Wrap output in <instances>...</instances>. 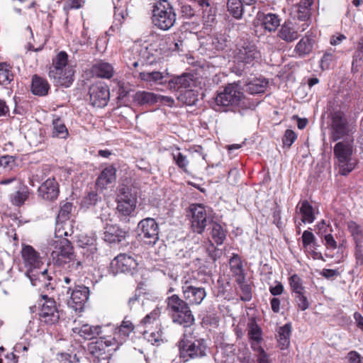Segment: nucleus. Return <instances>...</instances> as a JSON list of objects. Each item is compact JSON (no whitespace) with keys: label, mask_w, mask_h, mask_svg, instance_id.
Returning a JSON list of instances; mask_svg holds the SVG:
<instances>
[{"label":"nucleus","mask_w":363,"mask_h":363,"mask_svg":"<svg viewBox=\"0 0 363 363\" xmlns=\"http://www.w3.org/2000/svg\"><path fill=\"white\" fill-rule=\"evenodd\" d=\"M51 258L55 265L69 269L70 271L82 268L80 261L74 259L73 248L68 240H52Z\"/></svg>","instance_id":"obj_1"},{"label":"nucleus","mask_w":363,"mask_h":363,"mask_svg":"<svg viewBox=\"0 0 363 363\" xmlns=\"http://www.w3.org/2000/svg\"><path fill=\"white\" fill-rule=\"evenodd\" d=\"M257 105V103H248L240 86L238 84L233 83L227 85L223 91L216 96L214 108L216 111H222V108L228 106H240L254 109Z\"/></svg>","instance_id":"obj_2"},{"label":"nucleus","mask_w":363,"mask_h":363,"mask_svg":"<svg viewBox=\"0 0 363 363\" xmlns=\"http://www.w3.org/2000/svg\"><path fill=\"white\" fill-rule=\"evenodd\" d=\"M74 73L72 66L68 64L67 54L61 51L52 59L48 75L56 84L69 87L74 82Z\"/></svg>","instance_id":"obj_3"},{"label":"nucleus","mask_w":363,"mask_h":363,"mask_svg":"<svg viewBox=\"0 0 363 363\" xmlns=\"http://www.w3.org/2000/svg\"><path fill=\"white\" fill-rule=\"evenodd\" d=\"M200 273L193 272L186 274L182 281L183 296L188 305H200L206 296V289L199 286Z\"/></svg>","instance_id":"obj_4"},{"label":"nucleus","mask_w":363,"mask_h":363,"mask_svg":"<svg viewBox=\"0 0 363 363\" xmlns=\"http://www.w3.org/2000/svg\"><path fill=\"white\" fill-rule=\"evenodd\" d=\"M152 13V23L161 30L170 29L176 22V12L167 0H159L155 2Z\"/></svg>","instance_id":"obj_5"},{"label":"nucleus","mask_w":363,"mask_h":363,"mask_svg":"<svg viewBox=\"0 0 363 363\" xmlns=\"http://www.w3.org/2000/svg\"><path fill=\"white\" fill-rule=\"evenodd\" d=\"M333 152L335 158L337 160L340 174L347 175L354 169L356 160L352 157V140L347 139L337 143L334 146Z\"/></svg>","instance_id":"obj_6"},{"label":"nucleus","mask_w":363,"mask_h":363,"mask_svg":"<svg viewBox=\"0 0 363 363\" xmlns=\"http://www.w3.org/2000/svg\"><path fill=\"white\" fill-rule=\"evenodd\" d=\"M167 308L173 313V321L184 326L192 325L194 322V315L186 301L174 294L166 300Z\"/></svg>","instance_id":"obj_7"},{"label":"nucleus","mask_w":363,"mask_h":363,"mask_svg":"<svg viewBox=\"0 0 363 363\" xmlns=\"http://www.w3.org/2000/svg\"><path fill=\"white\" fill-rule=\"evenodd\" d=\"M179 356L186 362L190 358L202 357L206 355V345L203 340H195L191 335L184 334L178 343Z\"/></svg>","instance_id":"obj_8"},{"label":"nucleus","mask_w":363,"mask_h":363,"mask_svg":"<svg viewBox=\"0 0 363 363\" xmlns=\"http://www.w3.org/2000/svg\"><path fill=\"white\" fill-rule=\"evenodd\" d=\"M137 192L135 189L122 186L118 189L117 209L123 216H130L137 206Z\"/></svg>","instance_id":"obj_9"},{"label":"nucleus","mask_w":363,"mask_h":363,"mask_svg":"<svg viewBox=\"0 0 363 363\" xmlns=\"http://www.w3.org/2000/svg\"><path fill=\"white\" fill-rule=\"evenodd\" d=\"M191 228L194 233L201 234L210 221L207 208L202 204L193 203L189 206Z\"/></svg>","instance_id":"obj_10"},{"label":"nucleus","mask_w":363,"mask_h":363,"mask_svg":"<svg viewBox=\"0 0 363 363\" xmlns=\"http://www.w3.org/2000/svg\"><path fill=\"white\" fill-rule=\"evenodd\" d=\"M331 120L330 128V140L331 141L335 142L344 139L352 132V128L343 113L340 111L335 112L332 115Z\"/></svg>","instance_id":"obj_11"},{"label":"nucleus","mask_w":363,"mask_h":363,"mask_svg":"<svg viewBox=\"0 0 363 363\" xmlns=\"http://www.w3.org/2000/svg\"><path fill=\"white\" fill-rule=\"evenodd\" d=\"M308 27L307 23H300L296 19L285 21L279 30L278 36L286 43H291L299 36Z\"/></svg>","instance_id":"obj_12"},{"label":"nucleus","mask_w":363,"mask_h":363,"mask_svg":"<svg viewBox=\"0 0 363 363\" xmlns=\"http://www.w3.org/2000/svg\"><path fill=\"white\" fill-rule=\"evenodd\" d=\"M89 94L91 104L98 108L106 106L110 99L109 88L102 82L91 85Z\"/></svg>","instance_id":"obj_13"},{"label":"nucleus","mask_w":363,"mask_h":363,"mask_svg":"<svg viewBox=\"0 0 363 363\" xmlns=\"http://www.w3.org/2000/svg\"><path fill=\"white\" fill-rule=\"evenodd\" d=\"M261 57L259 51L255 45L245 43L238 49L235 55V59L238 63L244 65L253 66Z\"/></svg>","instance_id":"obj_14"},{"label":"nucleus","mask_w":363,"mask_h":363,"mask_svg":"<svg viewBox=\"0 0 363 363\" xmlns=\"http://www.w3.org/2000/svg\"><path fill=\"white\" fill-rule=\"evenodd\" d=\"M89 289L84 286H77L72 290L67 301L68 306L75 311H82L89 299Z\"/></svg>","instance_id":"obj_15"},{"label":"nucleus","mask_w":363,"mask_h":363,"mask_svg":"<svg viewBox=\"0 0 363 363\" xmlns=\"http://www.w3.org/2000/svg\"><path fill=\"white\" fill-rule=\"evenodd\" d=\"M40 320L48 325H53L58 322L60 318L55 301L52 299L45 300L40 308Z\"/></svg>","instance_id":"obj_16"},{"label":"nucleus","mask_w":363,"mask_h":363,"mask_svg":"<svg viewBox=\"0 0 363 363\" xmlns=\"http://www.w3.org/2000/svg\"><path fill=\"white\" fill-rule=\"evenodd\" d=\"M145 242L149 245L155 244L159 239V228L155 219L147 218L139 223Z\"/></svg>","instance_id":"obj_17"},{"label":"nucleus","mask_w":363,"mask_h":363,"mask_svg":"<svg viewBox=\"0 0 363 363\" xmlns=\"http://www.w3.org/2000/svg\"><path fill=\"white\" fill-rule=\"evenodd\" d=\"M347 228L356 244L355 256L357 262H363V226L350 220L347 223Z\"/></svg>","instance_id":"obj_18"},{"label":"nucleus","mask_w":363,"mask_h":363,"mask_svg":"<svg viewBox=\"0 0 363 363\" xmlns=\"http://www.w3.org/2000/svg\"><path fill=\"white\" fill-rule=\"evenodd\" d=\"M152 41L153 43L143 45L140 48L136 47L135 50H136L138 52L145 51L143 54V57L149 59V55L153 56L155 55L153 52L160 53L162 50L165 49L167 43L166 38L157 35H152Z\"/></svg>","instance_id":"obj_19"},{"label":"nucleus","mask_w":363,"mask_h":363,"mask_svg":"<svg viewBox=\"0 0 363 363\" xmlns=\"http://www.w3.org/2000/svg\"><path fill=\"white\" fill-rule=\"evenodd\" d=\"M194 83L192 75L184 74L181 76L173 77L169 81L168 84L171 89L180 92L185 91L186 94H190Z\"/></svg>","instance_id":"obj_20"},{"label":"nucleus","mask_w":363,"mask_h":363,"mask_svg":"<svg viewBox=\"0 0 363 363\" xmlns=\"http://www.w3.org/2000/svg\"><path fill=\"white\" fill-rule=\"evenodd\" d=\"M21 255L25 265L29 269H37L43 264L39 253L30 245H22Z\"/></svg>","instance_id":"obj_21"},{"label":"nucleus","mask_w":363,"mask_h":363,"mask_svg":"<svg viewBox=\"0 0 363 363\" xmlns=\"http://www.w3.org/2000/svg\"><path fill=\"white\" fill-rule=\"evenodd\" d=\"M111 266L118 272H129L137 268L138 262L130 255L120 254L111 262Z\"/></svg>","instance_id":"obj_22"},{"label":"nucleus","mask_w":363,"mask_h":363,"mask_svg":"<svg viewBox=\"0 0 363 363\" xmlns=\"http://www.w3.org/2000/svg\"><path fill=\"white\" fill-rule=\"evenodd\" d=\"M38 193L43 199L55 200L59 194V185L54 178L48 179L39 186Z\"/></svg>","instance_id":"obj_23"},{"label":"nucleus","mask_w":363,"mask_h":363,"mask_svg":"<svg viewBox=\"0 0 363 363\" xmlns=\"http://www.w3.org/2000/svg\"><path fill=\"white\" fill-rule=\"evenodd\" d=\"M116 179V169L110 165L104 168L101 172L100 175L96 179V186L103 190L108 188V186L114 183Z\"/></svg>","instance_id":"obj_24"},{"label":"nucleus","mask_w":363,"mask_h":363,"mask_svg":"<svg viewBox=\"0 0 363 363\" xmlns=\"http://www.w3.org/2000/svg\"><path fill=\"white\" fill-rule=\"evenodd\" d=\"M27 275L32 285L38 286L40 289L42 287L48 288L50 284V281L52 279L51 276L48 275L47 269L40 272L36 269H28Z\"/></svg>","instance_id":"obj_25"},{"label":"nucleus","mask_w":363,"mask_h":363,"mask_svg":"<svg viewBox=\"0 0 363 363\" xmlns=\"http://www.w3.org/2000/svg\"><path fill=\"white\" fill-rule=\"evenodd\" d=\"M128 235V232L117 225L107 224L105 227L104 240L110 243L120 242Z\"/></svg>","instance_id":"obj_26"},{"label":"nucleus","mask_w":363,"mask_h":363,"mask_svg":"<svg viewBox=\"0 0 363 363\" xmlns=\"http://www.w3.org/2000/svg\"><path fill=\"white\" fill-rule=\"evenodd\" d=\"M91 72L96 77L110 79L113 76L114 69L111 64L103 60H98L92 65Z\"/></svg>","instance_id":"obj_27"},{"label":"nucleus","mask_w":363,"mask_h":363,"mask_svg":"<svg viewBox=\"0 0 363 363\" xmlns=\"http://www.w3.org/2000/svg\"><path fill=\"white\" fill-rule=\"evenodd\" d=\"M72 331L85 340H92L101 333V330L99 325L95 326L84 323L80 326L74 327Z\"/></svg>","instance_id":"obj_28"},{"label":"nucleus","mask_w":363,"mask_h":363,"mask_svg":"<svg viewBox=\"0 0 363 363\" xmlns=\"http://www.w3.org/2000/svg\"><path fill=\"white\" fill-rule=\"evenodd\" d=\"M298 213L301 216V222L312 223L315 219V210L313 206L306 200L300 201L296 206Z\"/></svg>","instance_id":"obj_29"},{"label":"nucleus","mask_w":363,"mask_h":363,"mask_svg":"<svg viewBox=\"0 0 363 363\" xmlns=\"http://www.w3.org/2000/svg\"><path fill=\"white\" fill-rule=\"evenodd\" d=\"M313 0H301L293 8L294 19L297 18L300 21H306L309 17L310 8Z\"/></svg>","instance_id":"obj_30"},{"label":"nucleus","mask_w":363,"mask_h":363,"mask_svg":"<svg viewBox=\"0 0 363 363\" xmlns=\"http://www.w3.org/2000/svg\"><path fill=\"white\" fill-rule=\"evenodd\" d=\"M50 89V84L45 79L34 75L32 79L31 91L34 95L45 96Z\"/></svg>","instance_id":"obj_31"},{"label":"nucleus","mask_w":363,"mask_h":363,"mask_svg":"<svg viewBox=\"0 0 363 363\" xmlns=\"http://www.w3.org/2000/svg\"><path fill=\"white\" fill-rule=\"evenodd\" d=\"M248 336L251 342V347L253 350H261L260 342L262 341V330L258 325L254 322L248 325Z\"/></svg>","instance_id":"obj_32"},{"label":"nucleus","mask_w":363,"mask_h":363,"mask_svg":"<svg viewBox=\"0 0 363 363\" xmlns=\"http://www.w3.org/2000/svg\"><path fill=\"white\" fill-rule=\"evenodd\" d=\"M291 332V325L290 323H286L279 328L277 342L281 350H286L289 347Z\"/></svg>","instance_id":"obj_33"},{"label":"nucleus","mask_w":363,"mask_h":363,"mask_svg":"<svg viewBox=\"0 0 363 363\" xmlns=\"http://www.w3.org/2000/svg\"><path fill=\"white\" fill-rule=\"evenodd\" d=\"M264 28L269 32L274 31L280 24L279 16L274 13L259 15Z\"/></svg>","instance_id":"obj_34"},{"label":"nucleus","mask_w":363,"mask_h":363,"mask_svg":"<svg viewBox=\"0 0 363 363\" xmlns=\"http://www.w3.org/2000/svg\"><path fill=\"white\" fill-rule=\"evenodd\" d=\"M230 270L235 277L236 281L241 284L244 281L245 277L243 274L242 263L238 255H233L230 259Z\"/></svg>","instance_id":"obj_35"},{"label":"nucleus","mask_w":363,"mask_h":363,"mask_svg":"<svg viewBox=\"0 0 363 363\" xmlns=\"http://www.w3.org/2000/svg\"><path fill=\"white\" fill-rule=\"evenodd\" d=\"M268 85V81L265 78H257L246 84V91L251 94H257L264 92Z\"/></svg>","instance_id":"obj_36"},{"label":"nucleus","mask_w":363,"mask_h":363,"mask_svg":"<svg viewBox=\"0 0 363 363\" xmlns=\"http://www.w3.org/2000/svg\"><path fill=\"white\" fill-rule=\"evenodd\" d=\"M134 328L133 323L127 318H125L121 325L115 330L116 335L119 337V342H124Z\"/></svg>","instance_id":"obj_37"},{"label":"nucleus","mask_w":363,"mask_h":363,"mask_svg":"<svg viewBox=\"0 0 363 363\" xmlns=\"http://www.w3.org/2000/svg\"><path fill=\"white\" fill-rule=\"evenodd\" d=\"M52 133L53 137L65 139L68 137L69 133L64 122L57 116H55L52 119Z\"/></svg>","instance_id":"obj_38"},{"label":"nucleus","mask_w":363,"mask_h":363,"mask_svg":"<svg viewBox=\"0 0 363 363\" xmlns=\"http://www.w3.org/2000/svg\"><path fill=\"white\" fill-rule=\"evenodd\" d=\"M81 247L83 250L82 253L87 257L94 258L95 255L97 253L96 240V238H84V240H80Z\"/></svg>","instance_id":"obj_39"},{"label":"nucleus","mask_w":363,"mask_h":363,"mask_svg":"<svg viewBox=\"0 0 363 363\" xmlns=\"http://www.w3.org/2000/svg\"><path fill=\"white\" fill-rule=\"evenodd\" d=\"M139 77L144 82L156 84H162L165 78V75L163 73L157 71L142 72L140 73Z\"/></svg>","instance_id":"obj_40"},{"label":"nucleus","mask_w":363,"mask_h":363,"mask_svg":"<svg viewBox=\"0 0 363 363\" xmlns=\"http://www.w3.org/2000/svg\"><path fill=\"white\" fill-rule=\"evenodd\" d=\"M123 343V342H119V337L116 335L115 332L114 337H101L100 340L96 342L99 350H105V347H111L113 350H116Z\"/></svg>","instance_id":"obj_41"},{"label":"nucleus","mask_w":363,"mask_h":363,"mask_svg":"<svg viewBox=\"0 0 363 363\" xmlns=\"http://www.w3.org/2000/svg\"><path fill=\"white\" fill-rule=\"evenodd\" d=\"M313 45L312 39L308 37L303 38L296 45L295 52L299 56H305L312 51Z\"/></svg>","instance_id":"obj_42"},{"label":"nucleus","mask_w":363,"mask_h":363,"mask_svg":"<svg viewBox=\"0 0 363 363\" xmlns=\"http://www.w3.org/2000/svg\"><path fill=\"white\" fill-rule=\"evenodd\" d=\"M135 100L140 104L158 102V95L147 91H138L135 94Z\"/></svg>","instance_id":"obj_43"},{"label":"nucleus","mask_w":363,"mask_h":363,"mask_svg":"<svg viewBox=\"0 0 363 363\" xmlns=\"http://www.w3.org/2000/svg\"><path fill=\"white\" fill-rule=\"evenodd\" d=\"M172 156L174 162L178 167L182 169L184 172H188L187 167L189 162L187 157L182 153L179 148L172 152Z\"/></svg>","instance_id":"obj_44"},{"label":"nucleus","mask_w":363,"mask_h":363,"mask_svg":"<svg viewBox=\"0 0 363 363\" xmlns=\"http://www.w3.org/2000/svg\"><path fill=\"white\" fill-rule=\"evenodd\" d=\"M228 9L236 18H240L243 13V6L241 0H228Z\"/></svg>","instance_id":"obj_45"},{"label":"nucleus","mask_w":363,"mask_h":363,"mask_svg":"<svg viewBox=\"0 0 363 363\" xmlns=\"http://www.w3.org/2000/svg\"><path fill=\"white\" fill-rule=\"evenodd\" d=\"M11 67L6 63H0V84H8L13 78Z\"/></svg>","instance_id":"obj_46"},{"label":"nucleus","mask_w":363,"mask_h":363,"mask_svg":"<svg viewBox=\"0 0 363 363\" xmlns=\"http://www.w3.org/2000/svg\"><path fill=\"white\" fill-rule=\"evenodd\" d=\"M212 238L217 245H221L225 238V233L223 230L222 226L214 223L212 226L211 230Z\"/></svg>","instance_id":"obj_47"},{"label":"nucleus","mask_w":363,"mask_h":363,"mask_svg":"<svg viewBox=\"0 0 363 363\" xmlns=\"http://www.w3.org/2000/svg\"><path fill=\"white\" fill-rule=\"evenodd\" d=\"M289 285L294 293L296 295L305 293V289L303 286L302 279L297 274H293L289 278Z\"/></svg>","instance_id":"obj_48"},{"label":"nucleus","mask_w":363,"mask_h":363,"mask_svg":"<svg viewBox=\"0 0 363 363\" xmlns=\"http://www.w3.org/2000/svg\"><path fill=\"white\" fill-rule=\"evenodd\" d=\"M161 313L162 308L156 307L149 314L145 315V317L142 320L141 323L144 325H147L152 323L157 324Z\"/></svg>","instance_id":"obj_49"},{"label":"nucleus","mask_w":363,"mask_h":363,"mask_svg":"<svg viewBox=\"0 0 363 363\" xmlns=\"http://www.w3.org/2000/svg\"><path fill=\"white\" fill-rule=\"evenodd\" d=\"M66 221L57 220L55 232V239L53 240H67L65 237L69 235V232L66 230Z\"/></svg>","instance_id":"obj_50"},{"label":"nucleus","mask_w":363,"mask_h":363,"mask_svg":"<svg viewBox=\"0 0 363 363\" xmlns=\"http://www.w3.org/2000/svg\"><path fill=\"white\" fill-rule=\"evenodd\" d=\"M72 205L71 203L66 202L60 206V209L57 217V220L67 221L72 211Z\"/></svg>","instance_id":"obj_51"},{"label":"nucleus","mask_w":363,"mask_h":363,"mask_svg":"<svg viewBox=\"0 0 363 363\" xmlns=\"http://www.w3.org/2000/svg\"><path fill=\"white\" fill-rule=\"evenodd\" d=\"M297 138L296 133L292 130H286L282 138L284 145L291 147Z\"/></svg>","instance_id":"obj_52"},{"label":"nucleus","mask_w":363,"mask_h":363,"mask_svg":"<svg viewBox=\"0 0 363 363\" xmlns=\"http://www.w3.org/2000/svg\"><path fill=\"white\" fill-rule=\"evenodd\" d=\"M28 198L26 191H18L12 197V203L16 206L22 205Z\"/></svg>","instance_id":"obj_53"},{"label":"nucleus","mask_w":363,"mask_h":363,"mask_svg":"<svg viewBox=\"0 0 363 363\" xmlns=\"http://www.w3.org/2000/svg\"><path fill=\"white\" fill-rule=\"evenodd\" d=\"M115 12H114V18L115 21H117L119 24H121L123 21L125 19L127 16V11L125 7L115 6Z\"/></svg>","instance_id":"obj_54"},{"label":"nucleus","mask_w":363,"mask_h":363,"mask_svg":"<svg viewBox=\"0 0 363 363\" xmlns=\"http://www.w3.org/2000/svg\"><path fill=\"white\" fill-rule=\"evenodd\" d=\"M99 200V197L96 193L90 192L87 194V196L84 197L83 203L86 207H89L91 206L95 205Z\"/></svg>","instance_id":"obj_55"},{"label":"nucleus","mask_w":363,"mask_h":363,"mask_svg":"<svg viewBox=\"0 0 363 363\" xmlns=\"http://www.w3.org/2000/svg\"><path fill=\"white\" fill-rule=\"evenodd\" d=\"M14 164V160L13 157L5 155L0 157V167L4 169H11Z\"/></svg>","instance_id":"obj_56"},{"label":"nucleus","mask_w":363,"mask_h":363,"mask_svg":"<svg viewBox=\"0 0 363 363\" xmlns=\"http://www.w3.org/2000/svg\"><path fill=\"white\" fill-rule=\"evenodd\" d=\"M334 56L333 52L327 51L320 60V66L323 69H328L330 62L333 60Z\"/></svg>","instance_id":"obj_57"},{"label":"nucleus","mask_w":363,"mask_h":363,"mask_svg":"<svg viewBox=\"0 0 363 363\" xmlns=\"http://www.w3.org/2000/svg\"><path fill=\"white\" fill-rule=\"evenodd\" d=\"M315 240V236L313 233L305 230L302 235L303 245L304 247H307L308 245L312 244Z\"/></svg>","instance_id":"obj_58"},{"label":"nucleus","mask_w":363,"mask_h":363,"mask_svg":"<svg viewBox=\"0 0 363 363\" xmlns=\"http://www.w3.org/2000/svg\"><path fill=\"white\" fill-rule=\"evenodd\" d=\"M296 298L298 302V308L301 311H305L308 308L309 303L307 300V298L304 295V293H302L301 294L296 295Z\"/></svg>","instance_id":"obj_59"},{"label":"nucleus","mask_w":363,"mask_h":363,"mask_svg":"<svg viewBox=\"0 0 363 363\" xmlns=\"http://www.w3.org/2000/svg\"><path fill=\"white\" fill-rule=\"evenodd\" d=\"M347 358L350 363H363V357L357 351H350Z\"/></svg>","instance_id":"obj_60"},{"label":"nucleus","mask_w":363,"mask_h":363,"mask_svg":"<svg viewBox=\"0 0 363 363\" xmlns=\"http://www.w3.org/2000/svg\"><path fill=\"white\" fill-rule=\"evenodd\" d=\"M145 337L147 339V340L150 342H152V344H154V343H157L159 342L160 340H162V335H161V333L160 331H157L156 333H148V332H146L145 333Z\"/></svg>","instance_id":"obj_61"},{"label":"nucleus","mask_w":363,"mask_h":363,"mask_svg":"<svg viewBox=\"0 0 363 363\" xmlns=\"http://www.w3.org/2000/svg\"><path fill=\"white\" fill-rule=\"evenodd\" d=\"M27 331L33 335H35L36 333H38L40 331L38 320H30L27 326Z\"/></svg>","instance_id":"obj_62"},{"label":"nucleus","mask_w":363,"mask_h":363,"mask_svg":"<svg viewBox=\"0 0 363 363\" xmlns=\"http://www.w3.org/2000/svg\"><path fill=\"white\" fill-rule=\"evenodd\" d=\"M325 245L328 248L335 250L337 248V242L333 236L330 233H328L324 236Z\"/></svg>","instance_id":"obj_63"},{"label":"nucleus","mask_w":363,"mask_h":363,"mask_svg":"<svg viewBox=\"0 0 363 363\" xmlns=\"http://www.w3.org/2000/svg\"><path fill=\"white\" fill-rule=\"evenodd\" d=\"M257 354V362L258 363H271L269 360L267 354L265 352L264 349L261 347V350H254Z\"/></svg>","instance_id":"obj_64"}]
</instances>
